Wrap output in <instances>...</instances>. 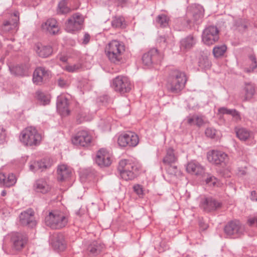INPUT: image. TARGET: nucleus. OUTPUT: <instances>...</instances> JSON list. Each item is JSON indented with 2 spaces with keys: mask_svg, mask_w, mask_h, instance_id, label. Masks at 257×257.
Instances as JSON below:
<instances>
[{
  "mask_svg": "<svg viewBox=\"0 0 257 257\" xmlns=\"http://www.w3.org/2000/svg\"><path fill=\"white\" fill-rule=\"evenodd\" d=\"M169 19L165 14L158 15L156 19V22L157 25L161 27H166L169 24Z\"/></svg>",
  "mask_w": 257,
  "mask_h": 257,
  "instance_id": "36",
  "label": "nucleus"
},
{
  "mask_svg": "<svg viewBox=\"0 0 257 257\" xmlns=\"http://www.w3.org/2000/svg\"><path fill=\"white\" fill-rule=\"evenodd\" d=\"M134 191L139 196L143 195L144 190L142 186L140 185L137 184L134 185Z\"/></svg>",
  "mask_w": 257,
  "mask_h": 257,
  "instance_id": "51",
  "label": "nucleus"
},
{
  "mask_svg": "<svg viewBox=\"0 0 257 257\" xmlns=\"http://www.w3.org/2000/svg\"><path fill=\"white\" fill-rule=\"evenodd\" d=\"M195 44L196 40L194 37L189 35L180 41V48L182 51L186 52L193 48Z\"/></svg>",
  "mask_w": 257,
  "mask_h": 257,
  "instance_id": "21",
  "label": "nucleus"
},
{
  "mask_svg": "<svg viewBox=\"0 0 257 257\" xmlns=\"http://www.w3.org/2000/svg\"><path fill=\"white\" fill-rule=\"evenodd\" d=\"M232 109H228L226 107H220L218 110L217 115L219 116V118H221L223 114H230Z\"/></svg>",
  "mask_w": 257,
  "mask_h": 257,
  "instance_id": "48",
  "label": "nucleus"
},
{
  "mask_svg": "<svg viewBox=\"0 0 257 257\" xmlns=\"http://www.w3.org/2000/svg\"><path fill=\"white\" fill-rule=\"evenodd\" d=\"M39 165V163H37V161H32L30 163V170L32 172H35L39 170L38 168Z\"/></svg>",
  "mask_w": 257,
  "mask_h": 257,
  "instance_id": "50",
  "label": "nucleus"
},
{
  "mask_svg": "<svg viewBox=\"0 0 257 257\" xmlns=\"http://www.w3.org/2000/svg\"><path fill=\"white\" fill-rule=\"evenodd\" d=\"M138 136L134 133L128 132L120 135L117 140L119 146L121 147H136L139 143Z\"/></svg>",
  "mask_w": 257,
  "mask_h": 257,
  "instance_id": "9",
  "label": "nucleus"
},
{
  "mask_svg": "<svg viewBox=\"0 0 257 257\" xmlns=\"http://www.w3.org/2000/svg\"><path fill=\"white\" fill-rule=\"evenodd\" d=\"M249 59L254 64L256 63L255 57L253 55H251L249 57Z\"/></svg>",
  "mask_w": 257,
  "mask_h": 257,
  "instance_id": "61",
  "label": "nucleus"
},
{
  "mask_svg": "<svg viewBox=\"0 0 257 257\" xmlns=\"http://www.w3.org/2000/svg\"><path fill=\"white\" fill-rule=\"evenodd\" d=\"M219 30L214 26H210L203 31L202 39L203 43L208 46L214 44L219 40Z\"/></svg>",
  "mask_w": 257,
  "mask_h": 257,
  "instance_id": "8",
  "label": "nucleus"
},
{
  "mask_svg": "<svg viewBox=\"0 0 257 257\" xmlns=\"http://www.w3.org/2000/svg\"><path fill=\"white\" fill-rule=\"evenodd\" d=\"M205 182L210 186H219L220 183L218 179L214 176L209 175L206 178Z\"/></svg>",
  "mask_w": 257,
  "mask_h": 257,
  "instance_id": "44",
  "label": "nucleus"
},
{
  "mask_svg": "<svg viewBox=\"0 0 257 257\" xmlns=\"http://www.w3.org/2000/svg\"><path fill=\"white\" fill-rule=\"evenodd\" d=\"M156 57H158L159 59L162 58L159 54L158 50L153 48L148 52L145 53L142 56V60L144 64H153V63H157L159 62L155 60Z\"/></svg>",
  "mask_w": 257,
  "mask_h": 257,
  "instance_id": "20",
  "label": "nucleus"
},
{
  "mask_svg": "<svg viewBox=\"0 0 257 257\" xmlns=\"http://www.w3.org/2000/svg\"><path fill=\"white\" fill-rule=\"evenodd\" d=\"M84 22L83 16L77 13L71 16L65 23V29L68 32L72 33L81 29Z\"/></svg>",
  "mask_w": 257,
  "mask_h": 257,
  "instance_id": "7",
  "label": "nucleus"
},
{
  "mask_svg": "<svg viewBox=\"0 0 257 257\" xmlns=\"http://www.w3.org/2000/svg\"><path fill=\"white\" fill-rule=\"evenodd\" d=\"M230 115L232 116V117L235 119V121H237L240 120L241 117L240 114L238 111H237L235 109H232L231 112H230Z\"/></svg>",
  "mask_w": 257,
  "mask_h": 257,
  "instance_id": "52",
  "label": "nucleus"
},
{
  "mask_svg": "<svg viewBox=\"0 0 257 257\" xmlns=\"http://www.w3.org/2000/svg\"><path fill=\"white\" fill-rule=\"evenodd\" d=\"M248 223L250 226L255 223L257 226V216L248 219Z\"/></svg>",
  "mask_w": 257,
  "mask_h": 257,
  "instance_id": "58",
  "label": "nucleus"
},
{
  "mask_svg": "<svg viewBox=\"0 0 257 257\" xmlns=\"http://www.w3.org/2000/svg\"><path fill=\"white\" fill-rule=\"evenodd\" d=\"M237 137L242 141L247 140L250 136V132L244 128H235Z\"/></svg>",
  "mask_w": 257,
  "mask_h": 257,
  "instance_id": "33",
  "label": "nucleus"
},
{
  "mask_svg": "<svg viewBox=\"0 0 257 257\" xmlns=\"http://www.w3.org/2000/svg\"><path fill=\"white\" fill-rule=\"evenodd\" d=\"M104 245L98 241H93L87 248L88 251L93 255H97L102 251Z\"/></svg>",
  "mask_w": 257,
  "mask_h": 257,
  "instance_id": "29",
  "label": "nucleus"
},
{
  "mask_svg": "<svg viewBox=\"0 0 257 257\" xmlns=\"http://www.w3.org/2000/svg\"><path fill=\"white\" fill-rule=\"evenodd\" d=\"M224 231L227 235L237 237L243 233L244 227L238 220H234L225 226Z\"/></svg>",
  "mask_w": 257,
  "mask_h": 257,
  "instance_id": "11",
  "label": "nucleus"
},
{
  "mask_svg": "<svg viewBox=\"0 0 257 257\" xmlns=\"http://www.w3.org/2000/svg\"><path fill=\"white\" fill-rule=\"evenodd\" d=\"M70 9L67 6L66 0H62L58 5L57 13L59 14H66L70 12Z\"/></svg>",
  "mask_w": 257,
  "mask_h": 257,
  "instance_id": "39",
  "label": "nucleus"
},
{
  "mask_svg": "<svg viewBox=\"0 0 257 257\" xmlns=\"http://www.w3.org/2000/svg\"><path fill=\"white\" fill-rule=\"evenodd\" d=\"M165 169L168 174L172 176H179L181 174L180 171L174 164L165 166Z\"/></svg>",
  "mask_w": 257,
  "mask_h": 257,
  "instance_id": "40",
  "label": "nucleus"
},
{
  "mask_svg": "<svg viewBox=\"0 0 257 257\" xmlns=\"http://www.w3.org/2000/svg\"><path fill=\"white\" fill-rule=\"evenodd\" d=\"M5 179H6V175L3 172H0V185L2 186Z\"/></svg>",
  "mask_w": 257,
  "mask_h": 257,
  "instance_id": "59",
  "label": "nucleus"
},
{
  "mask_svg": "<svg viewBox=\"0 0 257 257\" xmlns=\"http://www.w3.org/2000/svg\"><path fill=\"white\" fill-rule=\"evenodd\" d=\"M159 54L161 56L162 58L161 59H159L158 57H156L155 60L158 61L159 62L157 63H153L154 64H158L161 63L162 62V60L163 59V57L161 54H160V53H159Z\"/></svg>",
  "mask_w": 257,
  "mask_h": 257,
  "instance_id": "62",
  "label": "nucleus"
},
{
  "mask_svg": "<svg viewBox=\"0 0 257 257\" xmlns=\"http://www.w3.org/2000/svg\"><path fill=\"white\" fill-rule=\"evenodd\" d=\"M42 140L41 135L34 127L30 126L24 130L21 134L20 140L26 146H36Z\"/></svg>",
  "mask_w": 257,
  "mask_h": 257,
  "instance_id": "4",
  "label": "nucleus"
},
{
  "mask_svg": "<svg viewBox=\"0 0 257 257\" xmlns=\"http://www.w3.org/2000/svg\"><path fill=\"white\" fill-rule=\"evenodd\" d=\"M50 72L46 70L43 67H39L34 71L33 75V82L37 85H41L44 80L48 79Z\"/></svg>",
  "mask_w": 257,
  "mask_h": 257,
  "instance_id": "16",
  "label": "nucleus"
},
{
  "mask_svg": "<svg viewBox=\"0 0 257 257\" xmlns=\"http://www.w3.org/2000/svg\"><path fill=\"white\" fill-rule=\"evenodd\" d=\"M62 68L68 72H75L80 69V65H63Z\"/></svg>",
  "mask_w": 257,
  "mask_h": 257,
  "instance_id": "47",
  "label": "nucleus"
},
{
  "mask_svg": "<svg viewBox=\"0 0 257 257\" xmlns=\"http://www.w3.org/2000/svg\"><path fill=\"white\" fill-rule=\"evenodd\" d=\"M104 67H102V68L107 72L108 73H117L119 71V68H117L116 65H103Z\"/></svg>",
  "mask_w": 257,
  "mask_h": 257,
  "instance_id": "46",
  "label": "nucleus"
},
{
  "mask_svg": "<svg viewBox=\"0 0 257 257\" xmlns=\"http://www.w3.org/2000/svg\"><path fill=\"white\" fill-rule=\"evenodd\" d=\"M186 171L192 174L199 175L203 172V168L198 163L191 161L187 165Z\"/></svg>",
  "mask_w": 257,
  "mask_h": 257,
  "instance_id": "25",
  "label": "nucleus"
},
{
  "mask_svg": "<svg viewBox=\"0 0 257 257\" xmlns=\"http://www.w3.org/2000/svg\"><path fill=\"white\" fill-rule=\"evenodd\" d=\"M136 165L135 163L129 160L126 159L121 160L119 162L118 170L120 173L128 169H133V167Z\"/></svg>",
  "mask_w": 257,
  "mask_h": 257,
  "instance_id": "31",
  "label": "nucleus"
},
{
  "mask_svg": "<svg viewBox=\"0 0 257 257\" xmlns=\"http://www.w3.org/2000/svg\"><path fill=\"white\" fill-rule=\"evenodd\" d=\"M111 26L114 28H123L125 26L124 19L122 17H115L112 18Z\"/></svg>",
  "mask_w": 257,
  "mask_h": 257,
  "instance_id": "35",
  "label": "nucleus"
},
{
  "mask_svg": "<svg viewBox=\"0 0 257 257\" xmlns=\"http://www.w3.org/2000/svg\"><path fill=\"white\" fill-rule=\"evenodd\" d=\"M236 29L241 32H243L247 28V22L245 19H239L236 21L235 23Z\"/></svg>",
  "mask_w": 257,
  "mask_h": 257,
  "instance_id": "41",
  "label": "nucleus"
},
{
  "mask_svg": "<svg viewBox=\"0 0 257 257\" xmlns=\"http://www.w3.org/2000/svg\"><path fill=\"white\" fill-rule=\"evenodd\" d=\"M118 5H122L124 4L127 0H116Z\"/></svg>",
  "mask_w": 257,
  "mask_h": 257,
  "instance_id": "64",
  "label": "nucleus"
},
{
  "mask_svg": "<svg viewBox=\"0 0 257 257\" xmlns=\"http://www.w3.org/2000/svg\"><path fill=\"white\" fill-rule=\"evenodd\" d=\"M203 15L204 10L202 7L198 6L193 9V18L196 23L198 24L201 22Z\"/></svg>",
  "mask_w": 257,
  "mask_h": 257,
  "instance_id": "32",
  "label": "nucleus"
},
{
  "mask_svg": "<svg viewBox=\"0 0 257 257\" xmlns=\"http://www.w3.org/2000/svg\"><path fill=\"white\" fill-rule=\"evenodd\" d=\"M60 60L61 61V62H66L67 60V58L65 56H61L60 57Z\"/></svg>",
  "mask_w": 257,
  "mask_h": 257,
  "instance_id": "63",
  "label": "nucleus"
},
{
  "mask_svg": "<svg viewBox=\"0 0 257 257\" xmlns=\"http://www.w3.org/2000/svg\"><path fill=\"white\" fill-rule=\"evenodd\" d=\"M57 173L58 179L63 181L70 177L71 171L66 165H61L58 166Z\"/></svg>",
  "mask_w": 257,
  "mask_h": 257,
  "instance_id": "26",
  "label": "nucleus"
},
{
  "mask_svg": "<svg viewBox=\"0 0 257 257\" xmlns=\"http://www.w3.org/2000/svg\"><path fill=\"white\" fill-rule=\"evenodd\" d=\"M17 182L15 175L14 174H10L6 175V179L4 180L2 186L5 187H10L14 185Z\"/></svg>",
  "mask_w": 257,
  "mask_h": 257,
  "instance_id": "38",
  "label": "nucleus"
},
{
  "mask_svg": "<svg viewBox=\"0 0 257 257\" xmlns=\"http://www.w3.org/2000/svg\"><path fill=\"white\" fill-rule=\"evenodd\" d=\"M9 70L12 74L23 75L25 74L24 65H9Z\"/></svg>",
  "mask_w": 257,
  "mask_h": 257,
  "instance_id": "34",
  "label": "nucleus"
},
{
  "mask_svg": "<svg viewBox=\"0 0 257 257\" xmlns=\"http://www.w3.org/2000/svg\"><path fill=\"white\" fill-rule=\"evenodd\" d=\"M226 49L227 48L224 45L217 46L213 48V53L215 57H219L223 55Z\"/></svg>",
  "mask_w": 257,
  "mask_h": 257,
  "instance_id": "42",
  "label": "nucleus"
},
{
  "mask_svg": "<svg viewBox=\"0 0 257 257\" xmlns=\"http://www.w3.org/2000/svg\"><path fill=\"white\" fill-rule=\"evenodd\" d=\"M217 133L218 132L215 129L211 127L207 128L205 130L206 136L211 139L216 138V136L218 135Z\"/></svg>",
  "mask_w": 257,
  "mask_h": 257,
  "instance_id": "45",
  "label": "nucleus"
},
{
  "mask_svg": "<svg viewBox=\"0 0 257 257\" xmlns=\"http://www.w3.org/2000/svg\"><path fill=\"white\" fill-rule=\"evenodd\" d=\"M36 51L40 57L46 58L52 54V49L50 46L38 43L36 45Z\"/></svg>",
  "mask_w": 257,
  "mask_h": 257,
  "instance_id": "22",
  "label": "nucleus"
},
{
  "mask_svg": "<svg viewBox=\"0 0 257 257\" xmlns=\"http://www.w3.org/2000/svg\"><path fill=\"white\" fill-rule=\"evenodd\" d=\"M125 51L123 44L116 40H112L106 46L105 51L106 55L112 63L119 62Z\"/></svg>",
  "mask_w": 257,
  "mask_h": 257,
  "instance_id": "2",
  "label": "nucleus"
},
{
  "mask_svg": "<svg viewBox=\"0 0 257 257\" xmlns=\"http://www.w3.org/2000/svg\"><path fill=\"white\" fill-rule=\"evenodd\" d=\"M194 118L195 115L188 116L187 118V123L191 125H195V119Z\"/></svg>",
  "mask_w": 257,
  "mask_h": 257,
  "instance_id": "55",
  "label": "nucleus"
},
{
  "mask_svg": "<svg viewBox=\"0 0 257 257\" xmlns=\"http://www.w3.org/2000/svg\"><path fill=\"white\" fill-rule=\"evenodd\" d=\"M91 140L92 137L87 131H81L72 138V142L74 145L85 147L89 145Z\"/></svg>",
  "mask_w": 257,
  "mask_h": 257,
  "instance_id": "13",
  "label": "nucleus"
},
{
  "mask_svg": "<svg viewBox=\"0 0 257 257\" xmlns=\"http://www.w3.org/2000/svg\"><path fill=\"white\" fill-rule=\"evenodd\" d=\"M199 206L204 211L210 212L220 208L222 203L211 197H204L201 200Z\"/></svg>",
  "mask_w": 257,
  "mask_h": 257,
  "instance_id": "10",
  "label": "nucleus"
},
{
  "mask_svg": "<svg viewBox=\"0 0 257 257\" xmlns=\"http://www.w3.org/2000/svg\"><path fill=\"white\" fill-rule=\"evenodd\" d=\"M111 87L114 91L123 94L130 91L132 84L128 77L120 75L112 80Z\"/></svg>",
  "mask_w": 257,
  "mask_h": 257,
  "instance_id": "5",
  "label": "nucleus"
},
{
  "mask_svg": "<svg viewBox=\"0 0 257 257\" xmlns=\"http://www.w3.org/2000/svg\"><path fill=\"white\" fill-rule=\"evenodd\" d=\"M6 133L3 127H0V145L4 143L6 139Z\"/></svg>",
  "mask_w": 257,
  "mask_h": 257,
  "instance_id": "53",
  "label": "nucleus"
},
{
  "mask_svg": "<svg viewBox=\"0 0 257 257\" xmlns=\"http://www.w3.org/2000/svg\"><path fill=\"white\" fill-rule=\"evenodd\" d=\"M58 85L61 88H66L68 87L69 83L67 81L62 78H59L57 80Z\"/></svg>",
  "mask_w": 257,
  "mask_h": 257,
  "instance_id": "49",
  "label": "nucleus"
},
{
  "mask_svg": "<svg viewBox=\"0 0 257 257\" xmlns=\"http://www.w3.org/2000/svg\"><path fill=\"white\" fill-rule=\"evenodd\" d=\"M39 163V170L43 171L44 170L50 167L52 163L50 159H44L40 161H37Z\"/></svg>",
  "mask_w": 257,
  "mask_h": 257,
  "instance_id": "43",
  "label": "nucleus"
},
{
  "mask_svg": "<svg viewBox=\"0 0 257 257\" xmlns=\"http://www.w3.org/2000/svg\"><path fill=\"white\" fill-rule=\"evenodd\" d=\"M257 65H253V66L251 67V66H249V67H245L244 68V71L246 73H250L253 72L256 68Z\"/></svg>",
  "mask_w": 257,
  "mask_h": 257,
  "instance_id": "57",
  "label": "nucleus"
},
{
  "mask_svg": "<svg viewBox=\"0 0 257 257\" xmlns=\"http://www.w3.org/2000/svg\"><path fill=\"white\" fill-rule=\"evenodd\" d=\"M250 198L252 200L257 201V196L255 191H252L251 192V197Z\"/></svg>",
  "mask_w": 257,
  "mask_h": 257,
  "instance_id": "60",
  "label": "nucleus"
},
{
  "mask_svg": "<svg viewBox=\"0 0 257 257\" xmlns=\"http://www.w3.org/2000/svg\"><path fill=\"white\" fill-rule=\"evenodd\" d=\"M208 161L215 165L224 167L229 163V157L224 152L218 150H212L207 153Z\"/></svg>",
  "mask_w": 257,
  "mask_h": 257,
  "instance_id": "6",
  "label": "nucleus"
},
{
  "mask_svg": "<svg viewBox=\"0 0 257 257\" xmlns=\"http://www.w3.org/2000/svg\"><path fill=\"white\" fill-rule=\"evenodd\" d=\"M34 190L43 194L47 193L50 189V186L44 179L37 180L34 184Z\"/></svg>",
  "mask_w": 257,
  "mask_h": 257,
  "instance_id": "27",
  "label": "nucleus"
},
{
  "mask_svg": "<svg viewBox=\"0 0 257 257\" xmlns=\"http://www.w3.org/2000/svg\"><path fill=\"white\" fill-rule=\"evenodd\" d=\"M187 80L184 72L179 70H172L168 78L167 90L171 93H178L184 88Z\"/></svg>",
  "mask_w": 257,
  "mask_h": 257,
  "instance_id": "1",
  "label": "nucleus"
},
{
  "mask_svg": "<svg viewBox=\"0 0 257 257\" xmlns=\"http://www.w3.org/2000/svg\"><path fill=\"white\" fill-rule=\"evenodd\" d=\"M52 245L55 249L60 251L63 250L66 248V243L64 236L61 233H58L53 236Z\"/></svg>",
  "mask_w": 257,
  "mask_h": 257,
  "instance_id": "23",
  "label": "nucleus"
},
{
  "mask_svg": "<svg viewBox=\"0 0 257 257\" xmlns=\"http://www.w3.org/2000/svg\"><path fill=\"white\" fill-rule=\"evenodd\" d=\"M28 241V236L24 233L14 232L11 235V242L13 249L21 250Z\"/></svg>",
  "mask_w": 257,
  "mask_h": 257,
  "instance_id": "12",
  "label": "nucleus"
},
{
  "mask_svg": "<svg viewBox=\"0 0 257 257\" xmlns=\"http://www.w3.org/2000/svg\"><path fill=\"white\" fill-rule=\"evenodd\" d=\"M244 90L245 91V100L251 98L255 91L254 85L251 83L245 84Z\"/></svg>",
  "mask_w": 257,
  "mask_h": 257,
  "instance_id": "37",
  "label": "nucleus"
},
{
  "mask_svg": "<svg viewBox=\"0 0 257 257\" xmlns=\"http://www.w3.org/2000/svg\"><path fill=\"white\" fill-rule=\"evenodd\" d=\"M42 29L50 35H55L59 31L57 22L54 19L51 18L47 20L42 24Z\"/></svg>",
  "mask_w": 257,
  "mask_h": 257,
  "instance_id": "18",
  "label": "nucleus"
},
{
  "mask_svg": "<svg viewBox=\"0 0 257 257\" xmlns=\"http://www.w3.org/2000/svg\"><path fill=\"white\" fill-rule=\"evenodd\" d=\"M35 97L40 104L43 105L48 104L50 101V96L39 90L36 92Z\"/></svg>",
  "mask_w": 257,
  "mask_h": 257,
  "instance_id": "30",
  "label": "nucleus"
},
{
  "mask_svg": "<svg viewBox=\"0 0 257 257\" xmlns=\"http://www.w3.org/2000/svg\"><path fill=\"white\" fill-rule=\"evenodd\" d=\"M19 218L20 223L24 226L33 228L37 224L34 217V212L31 209L22 212L19 216Z\"/></svg>",
  "mask_w": 257,
  "mask_h": 257,
  "instance_id": "14",
  "label": "nucleus"
},
{
  "mask_svg": "<svg viewBox=\"0 0 257 257\" xmlns=\"http://www.w3.org/2000/svg\"><path fill=\"white\" fill-rule=\"evenodd\" d=\"M69 104L68 99L64 95L58 96L57 100V108L61 115L66 116L69 114Z\"/></svg>",
  "mask_w": 257,
  "mask_h": 257,
  "instance_id": "17",
  "label": "nucleus"
},
{
  "mask_svg": "<svg viewBox=\"0 0 257 257\" xmlns=\"http://www.w3.org/2000/svg\"><path fill=\"white\" fill-rule=\"evenodd\" d=\"M138 167L137 165L133 167V169H128L120 173L121 177L125 181L132 180L137 175Z\"/></svg>",
  "mask_w": 257,
  "mask_h": 257,
  "instance_id": "28",
  "label": "nucleus"
},
{
  "mask_svg": "<svg viewBox=\"0 0 257 257\" xmlns=\"http://www.w3.org/2000/svg\"><path fill=\"white\" fill-rule=\"evenodd\" d=\"M45 224L52 229H59L65 227L68 219L62 212H51L45 217Z\"/></svg>",
  "mask_w": 257,
  "mask_h": 257,
  "instance_id": "3",
  "label": "nucleus"
},
{
  "mask_svg": "<svg viewBox=\"0 0 257 257\" xmlns=\"http://www.w3.org/2000/svg\"><path fill=\"white\" fill-rule=\"evenodd\" d=\"M90 39V35L87 33H85L83 38L82 43L85 45L88 44V42H89Z\"/></svg>",
  "mask_w": 257,
  "mask_h": 257,
  "instance_id": "56",
  "label": "nucleus"
},
{
  "mask_svg": "<svg viewBox=\"0 0 257 257\" xmlns=\"http://www.w3.org/2000/svg\"><path fill=\"white\" fill-rule=\"evenodd\" d=\"M95 162L101 168L108 167L111 163V155L106 149H100L97 152Z\"/></svg>",
  "mask_w": 257,
  "mask_h": 257,
  "instance_id": "15",
  "label": "nucleus"
},
{
  "mask_svg": "<svg viewBox=\"0 0 257 257\" xmlns=\"http://www.w3.org/2000/svg\"><path fill=\"white\" fill-rule=\"evenodd\" d=\"M177 160L178 158L175 154L174 150L170 148L166 151V154L163 159V163L165 166L174 164Z\"/></svg>",
  "mask_w": 257,
  "mask_h": 257,
  "instance_id": "24",
  "label": "nucleus"
},
{
  "mask_svg": "<svg viewBox=\"0 0 257 257\" xmlns=\"http://www.w3.org/2000/svg\"><path fill=\"white\" fill-rule=\"evenodd\" d=\"M194 119H195V125L200 126L203 124V119L201 116L195 115Z\"/></svg>",
  "mask_w": 257,
  "mask_h": 257,
  "instance_id": "54",
  "label": "nucleus"
},
{
  "mask_svg": "<svg viewBox=\"0 0 257 257\" xmlns=\"http://www.w3.org/2000/svg\"><path fill=\"white\" fill-rule=\"evenodd\" d=\"M19 21V13L18 12H15L11 16V17L9 20L4 22L2 29L6 32H9L11 30H15L17 29Z\"/></svg>",
  "mask_w": 257,
  "mask_h": 257,
  "instance_id": "19",
  "label": "nucleus"
}]
</instances>
